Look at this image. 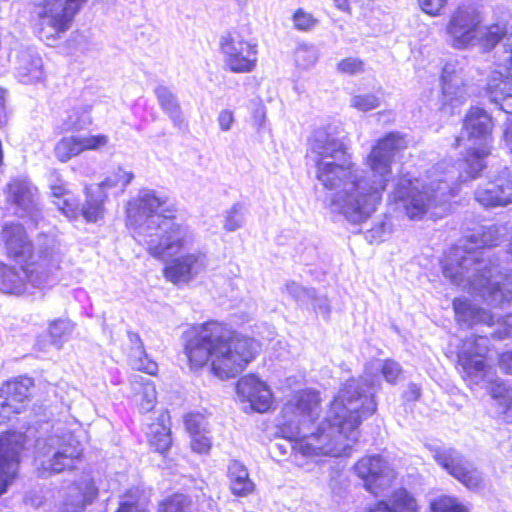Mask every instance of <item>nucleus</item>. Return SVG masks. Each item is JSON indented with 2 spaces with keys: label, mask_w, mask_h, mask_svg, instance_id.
Returning a JSON list of instances; mask_svg holds the SVG:
<instances>
[{
  "label": "nucleus",
  "mask_w": 512,
  "mask_h": 512,
  "mask_svg": "<svg viewBox=\"0 0 512 512\" xmlns=\"http://www.w3.org/2000/svg\"><path fill=\"white\" fill-rule=\"evenodd\" d=\"M286 408L290 413L308 419L307 424H302L305 430L302 434L296 433L290 422L278 426L279 434L290 442L295 455L338 457L350 453L358 442L360 426L376 412L377 403L354 380H349L333 397L326 416L318 423L315 420L322 412V398L315 389L296 391Z\"/></svg>",
  "instance_id": "nucleus-1"
},
{
  "label": "nucleus",
  "mask_w": 512,
  "mask_h": 512,
  "mask_svg": "<svg viewBox=\"0 0 512 512\" xmlns=\"http://www.w3.org/2000/svg\"><path fill=\"white\" fill-rule=\"evenodd\" d=\"M407 147L405 135L399 132H388L377 139L365 158V165L381 178L369 184L359 175L345 143L329 137L317 139L311 148L316 178L325 189L335 192L331 204L339 213L353 222H363L381 203L389 184L388 176L392 174L394 154Z\"/></svg>",
  "instance_id": "nucleus-2"
},
{
  "label": "nucleus",
  "mask_w": 512,
  "mask_h": 512,
  "mask_svg": "<svg viewBox=\"0 0 512 512\" xmlns=\"http://www.w3.org/2000/svg\"><path fill=\"white\" fill-rule=\"evenodd\" d=\"M259 350L260 343L256 339L238 335L215 320L194 327L184 343L189 368L205 369L221 380L234 378L244 371L256 359Z\"/></svg>",
  "instance_id": "nucleus-3"
},
{
  "label": "nucleus",
  "mask_w": 512,
  "mask_h": 512,
  "mask_svg": "<svg viewBox=\"0 0 512 512\" xmlns=\"http://www.w3.org/2000/svg\"><path fill=\"white\" fill-rule=\"evenodd\" d=\"M154 190H145L128 202L127 226L147 246V252L163 259L169 251L183 250L189 238L188 226L177 220V210Z\"/></svg>",
  "instance_id": "nucleus-4"
},
{
  "label": "nucleus",
  "mask_w": 512,
  "mask_h": 512,
  "mask_svg": "<svg viewBox=\"0 0 512 512\" xmlns=\"http://www.w3.org/2000/svg\"><path fill=\"white\" fill-rule=\"evenodd\" d=\"M0 246L5 257L14 265L0 260V292L22 296L28 288H39L47 274L35 260V246L25 227L17 222H6L0 231Z\"/></svg>",
  "instance_id": "nucleus-5"
},
{
  "label": "nucleus",
  "mask_w": 512,
  "mask_h": 512,
  "mask_svg": "<svg viewBox=\"0 0 512 512\" xmlns=\"http://www.w3.org/2000/svg\"><path fill=\"white\" fill-rule=\"evenodd\" d=\"M458 195V188L439 181L436 186L419 177L401 175L393 190V200L402 204L410 220H422L431 210L449 204Z\"/></svg>",
  "instance_id": "nucleus-6"
},
{
  "label": "nucleus",
  "mask_w": 512,
  "mask_h": 512,
  "mask_svg": "<svg viewBox=\"0 0 512 512\" xmlns=\"http://www.w3.org/2000/svg\"><path fill=\"white\" fill-rule=\"evenodd\" d=\"M88 0H35L36 32L40 40L53 45L73 26Z\"/></svg>",
  "instance_id": "nucleus-7"
},
{
  "label": "nucleus",
  "mask_w": 512,
  "mask_h": 512,
  "mask_svg": "<svg viewBox=\"0 0 512 512\" xmlns=\"http://www.w3.org/2000/svg\"><path fill=\"white\" fill-rule=\"evenodd\" d=\"M469 293L492 308L512 302V272L489 264L477 269L468 283Z\"/></svg>",
  "instance_id": "nucleus-8"
},
{
  "label": "nucleus",
  "mask_w": 512,
  "mask_h": 512,
  "mask_svg": "<svg viewBox=\"0 0 512 512\" xmlns=\"http://www.w3.org/2000/svg\"><path fill=\"white\" fill-rule=\"evenodd\" d=\"M28 436L17 429L0 433V497L20 477V466L27 450Z\"/></svg>",
  "instance_id": "nucleus-9"
},
{
  "label": "nucleus",
  "mask_w": 512,
  "mask_h": 512,
  "mask_svg": "<svg viewBox=\"0 0 512 512\" xmlns=\"http://www.w3.org/2000/svg\"><path fill=\"white\" fill-rule=\"evenodd\" d=\"M219 50L224 57L225 69L231 73H251L257 67V43L245 39L236 30L228 31L220 38Z\"/></svg>",
  "instance_id": "nucleus-10"
},
{
  "label": "nucleus",
  "mask_w": 512,
  "mask_h": 512,
  "mask_svg": "<svg viewBox=\"0 0 512 512\" xmlns=\"http://www.w3.org/2000/svg\"><path fill=\"white\" fill-rule=\"evenodd\" d=\"M482 23V13L475 5L468 3L457 5L446 25V32L451 38L452 46L456 49H466L473 45Z\"/></svg>",
  "instance_id": "nucleus-11"
},
{
  "label": "nucleus",
  "mask_w": 512,
  "mask_h": 512,
  "mask_svg": "<svg viewBox=\"0 0 512 512\" xmlns=\"http://www.w3.org/2000/svg\"><path fill=\"white\" fill-rule=\"evenodd\" d=\"M34 388L35 380L27 375H18L0 384V425L25 411Z\"/></svg>",
  "instance_id": "nucleus-12"
},
{
  "label": "nucleus",
  "mask_w": 512,
  "mask_h": 512,
  "mask_svg": "<svg viewBox=\"0 0 512 512\" xmlns=\"http://www.w3.org/2000/svg\"><path fill=\"white\" fill-rule=\"evenodd\" d=\"M355 475L363 482L364 489L374 497L392 485L395 472L380 455H364L353 466Z\"/></svg>",
  "instance_id": "nucleus-13"
},
{
  "label": "nucleus",
  "mask_w": 512,
  "mask_h": 512,
  "mask_svg": "<svg viewBox=\"0 0 512 512\" xmlns=\"http://www.w3.org/2000/svg\"><path fill=\"white\" fill-rule=\"evenodd\" d=\"M37 187L26 177L11 178L4 188L6 203L19 217L33 218L40 214Z\"/></svg>",
  "instance_id": "nucleus-14"
},
{
  "label": "nucleus",
  "mask_w": 512,
  "mask_h": 512,
  "mask_svg": "<svg viewBox=\"0 0 512 512\" xmlns=\"http://www.w3.org/2000/svg\"><path fill=\"white\" fill-rule=\"evenodd\" d=\"M434 459L449 475L466 488L476 489L482 485L483 478L477 467L455 450H438L434 454Z\"/></svg>",
  "instance_id": "nucleus-15"
},
{
  "label": "nucleus",
  "mask_w": 512,
  "mask_h": 512,
  "mask_svg": "<svg viewBox=\"0 0 512 512\" xmlns=\"http://www.w3.org/2000/svg\"><path fill=\"white\" fill-rule=\"evenodd\" d=\"M236 393L242 402L249 403L251 409L258 413L273 408L274 397L270 387L255 373L246 374L237 380Z\"/></svg>",
  "instance_id": "nucleus-16"
},
{
  "label": "nucleus",
  "mask_w": 512,
  "mask_h": 512,
  "mask_svg": "<svg viewBox=\"0 0 512 512\" xmlns=\"http://www.w3.org/2000/svg\"><path fill=\"white\" fill-rule=\"evenodd\" d=\"M481 338L474 337L470 346L457 354L456 367L463 381L470 387L484 380L490 369L485 352L479 349L477 343Z\"/></svg>",
  "instance_id": "nucleus-17"
},
{
  "label": "nucleus",
  "mask_w": 512,
  "mask_h": 512,
  "mask_svg": "<svg viewBox=\"0 0 512 512\" xmlns=\"http://www.w3.org/2000/svg\"><path fill=\"white\" fill-rule=\"evenodd\" d=\"M475 200L484 208L505 207L512 204V173L500 171L485 185L475 190Z\"/></svg>",
  "instance_id": "nucleus-18"
},
{
  "label": "nucleus",
  "mask_w": 512,
  "mask_h": 512,
  "mask_svg": "<svg viewBox=\"0 0 512 512\" xmlns=\"http://www.w3.org/2000/svg\"><path fill=\"white\" fill-rule=\"evenodd\" d=\"M84 458L81 442L69 436L60 443L59 448L51 456L41 461V470L47 474H59L76 468Z\"/></svg>",
  "instance_id": "nucleus-19"
},
{
  "label": "nucleus",
  "mask_w": 512,
  "mask_h": 512,
  "mask_svg": "<svg viewBox=\"0 0 512 512\" xmlns=\"http://www.w3.org/2000/svg\"><path fill=\"white\" fill-rule=\"evenodd\" d=\"M109 137L106 134L88 136H65L54 146L53 152L56 159L66 163L72 158L86 152L101 150L109 145Z\"/></svg>",
  "instance_id": "nucleus-20"
},
{
  "label": "nucleus",
  "mask_w": 512,
  "mask_h": 512,
  "mask_svg": "<svg viewBox=\"0 0 512 512\" xmlns=\"http://www.w3.org/2000/svg\"><path fill=\"white\" fill-rule=\"evenodd\" d=\"M495 122L483 108L472 106L462 120V129L469 140L486 145L492 140Z\"/></svg>",
  "instance_id": "nucleus-21"
},
{
  "label": "nucleus",
  "mask_w": 512,
  "mask_h": 512,
  "mask_svg": "<svg viewBox=\"0 0 512 512\" xmlns=\"http://www.w3.org/2000/svg\"><path fill=\"white\" fill-rule=\"evenodd\" d=\"M200 266V256L194 253L183 254L169 260L163 267L165 279L175 285L189 282Z\"/></svg>",
  "instance_id": "nucleus-22"
},
{
  "label": "nucleus",
  "mask_w": 512,
  "mask_h": 512,
  "mask_svg": "<svg viewBox=\"0 0 512 512\" xmlns=\"http://www.w3.org/2000/svg\"><path fill=\"white\" fill-rule=\"evenodd\" d=\"M148 444L156 452L166 454L172 447L171 417L168 410H162L149 424Z\"/></svg>",
  "instance_id": "nucleus-23"
},
{
  "label": "nucleus",
  "mask_w": 512,
  "mask_h": 512,
  "mask_svg": "<svg viewBox=\"0 0 512 512\" xmlns=\"http://www.w3.org/2000/svg\"><path fill=\"white\" fill-rule=\"evenodd\" d=\"M364 512H419L416 499L405 488L394 490L390 500L380 499L368 505Z\"/></svg>",
  "instance_id": "nucleus-24"
},
{
  "label": "nucleus",
  "mask_w": 512,
  "mask_h": 512,
  "mask_svg": "<svg viewBox=\"0 0 512 512\" xmlns=\"http://www.w3.org/2000/svg\"><path fill=\"white\" fill-rule=\"evenodd\" d=\"M455 320L457 323H464L473 326L485 323L489 326L494 324V317L485 309L472 304L468 299L456 297L452 301Z\"/></svg>",
  "instance_id": "nucleus-25"
},
{
  "label": "nucleus",
  "mask_w": 512,
  "mask_h": 512,
  "mask_svg": "<svg viewBox=\"0 0 512 512\" xmlns=\"http://www.w3.org/2000/svg\"><path fill=\"white\" fill-rule=\"evenodd\" d=\"M229 489L235 497H248L256 490L246 466L239 460H231L227 467Z\"/></svg>",
  "instance_id": "nucleus-26"
},
{
  "label": "nucleus",
  "mask_w": 512,
  "mask_h": 512,
  "mask_svg": "<svg viewBox=\"0 0 512 512\" xmlns=\"http://www.w3.org/2000/svg\"><path fill=\"white\" fill-rule=\"evenodd\" d=\"M85 202L79 207V216H82L88 223H95L101 220L105 214V202L107 195L100 188L85 186L83 189Z\"/></svg>",
  "instance_id": "nucleus-27"
},
{
  "label": "nucleus",
  "mask_w": 512,
  "mask_h": 512,
  "mask_svg": "<svg viewBox=\"0 0 512 512\" xmlns=\"http://www.w3.org/2000/svg\"><path fill=\"white\" fill-rule=\"evenodd\" d=\"M491 101L507 114H512V73L493 77L486 87Z\"/></svg>",
  "instance_id": "nucleus-28"
},
{
  "label": "nucleus",
  "mask_w": 512,
  "mask_h": 512,
  "mask_svg": "<svg viewBox=\"0 0 512 512\" xmlns=\"http://www.w3.org/2000/svg\"><path fill=\"white\" fill-rule=\"evenodd\" d=\"M476 41L484 51H491L500 42H503L507 48L512 41V25L500 22L491 23L486 26L480 36L478 35Z\"/></svg>",
  "instance_id": "nucleus-29"
},
{
  "label": "nucleus",
  "mask_w": 512,
  "mask_h": 512,
  "mask_svg": "<svg viewBox=\"0 0 512 512\" xmlns=\"http://www.w3.org/2000/svg\"><path fill=\"white\" fill-rule=\"evenodd\" d=\"M132 384L134 396L141 412H151L157 403V391L154 382L139 377Z\"/></svg>",
  "instance_id": "nucleus-30"
},
{
  "label": "nucleus",
  "mask_w": 512,
  "mask_h": 512,
  "mask_svg": "<svg viewBox=\"0 0 512 512\" xmlns=\"http://www.w3.org/2000/svg\"><path fill=\"white\" fill-rule=\"evenodd\" d=\"M479 148L468 149L462 158L464 171L469 179H476L485 167V158L490 154L487 145L480 144Z\"/></svg>",
  "instance_id": "nucleus-31"
},
{
  "label": "nucleus",
  "mask_w": 512,
  "mask_h": 512,
  "mask_svg": "<svg viewBox=\"0 0 512 512\" xmlns=\"http://www.w3.org/2000/svg\"><path fill=\"white\" fill-rule=\"evenodd\" d=\"M71 489L73 490V495L79 498V502L76 504V509L73 512L83 510L98 495V488L91 478L74 481L71 484Z\"/></svg>",
  "instance_id": "nucleus-32"
},
{
  "label": "nucleus",
  "mask_w": 512,
  "mask_h": 512,
  "mask_svg": "<svg viewBox=\"0 0 512 512\" xmlns=\"http://www.w3.org/2000/svg\"><path fill=\"white\" fill-rule=\"evenodd\" d=\"M429 512H470V508L457 497L442 494L430 501Z\"/></svg>",
  "instance_id": "nucleus-33"
},
{
  "label": "nucleus",
  "mask_w": 512,
  "mask_h": 512,
  "mask_svg": "<svg viewBox=\"0 0 512 512\" xmlns=\"http://www.w3.org/2000/svg\"><path fill=\"white\" fill-rule=\"evenodd\" d=\"M155 94L162 110L174 120H181L180 105L173 93L167 87L159 86L155 89Z\"/></svg>",
  "instance_id": "nucleus-34"
},
{
  "label": "nucleus",
  "mask_w": 512,
  "mask_h": 512,
  "mask_svg": "<svg viewBox=\"0 0 512 512\" xmlns=\"http://www.w3.org/2000/svg\"><path fill=\"white\" fill-rule=\"evenodd\" d=\"M73 323L68 320L56 319L52 321L48 326V336L50 343L57 348H61L62 344L68 339Z\"/></svg>",
  "instance_id": "nucleus-35"
},
{
  "label": "nucleus",
  "mask_w": 512,
  "mask_h": 512,
  "mask_svg": "<svg viewBox=\"0 0 512 512\" xmlns=\"http://www.w3.org/2000/svg\"><path fill=\"white\" fill-rule=\"evenodd\" d=\"M489 393L492 398L499 401L503 413L512 411V388L506 386L502 381L493 380L489 383Z\"/></svg>",
  "instance_id": "nucleus-36"
},
{
  "label": "nucleus",
  "mask_w": 512,
  "mask_h": 512,
  "mask_svg": "<svg viewBox=\"0 0 512 512\" xmlns=\"http://www.w3.org/2000/svg\"><path fill=\"white\" fill-rule=\"evenodd\" d=\"M191 501L182 493H173L158 504L157 512H189Z\"/></svg>",
  "instance_id": "nucleus-37"
},
{
  "label": "nucleus",
  "mask_w": 512,
  "mask_h": 512,
  "mask_svg": "<svg viewBox=\"0 0 512 512\" xmlns=\"http://www.w3.org/2000/svg\"><path fill=\"white\" fill-rule=\"evenodd\" d=\"M502 241V233L497 225L483 227L478 234V248H493L498 246Z\"/></svg>",
  "instance_id": "nucleus-38"
},
{
  "label": "nucleus",
  "mask_w": 512,
  "mask_h": 512,
  "mask_svg": "<svg viewBox=\"0 0 512 512\" xmlns=\"http://www.w3.org/2000/svg\"><path fill=\"white\" fill-rule=\"evenodd\" d=\"M336 70L343 75L355 76L364 72L365 63L358 57H345L337 63Z\"/></svg>",
  "instance_id": "nucleus-39"
},
{
  "label": "nucleus",
  "mask_w": 512,
  "mask_h": 512,
  "mask_svg": "<svg viewBox=\"0 0 512 512\" xmlns=\"http://www.w3.org/2000/svg\"><path fill=\"white\" fill-rule=\"evenodd\" d=\"M57 210L69 220H76L79 217V203L72 192L54 204Z\"/></svg>",
  "instance_id": "nucleus-40"
},
{
  "label": "nucleus",
  "mask_w": 512,
  "mask_h": 512,
  "mask_svg": "<svg viewBox=\"0 0 512 512\" xmlns=\"http://www.w3.org/2000/svg\"><path fill=\"white\" fill-rule=\"evenodd\" d=\"M464 86L462 78L458 77L453 70L443 69L441 75V88L443 94H456Z\"/></svg>",
  "instance_id": "nucleus-41"
},
{
  "label": "nucleus",
  "mask_w": 512,
  "mask_h": 512,
  "mask_svg": "<svg viewBox=\"0 0 512 512\" xmlns=\"http://www.w3.org/2000/svg\"><path fill=\"white\" fill-rule=\"evenodd\" d=\"M292 20L294 28L299 31H310L318 23L317 18H315L312 13L307 12L302 8L295 10Z\"/></svg>",
  "instance_id": "nucleus-42"
},
{
  "label": "nucleus",
  "mask_w": 512,
  "mask_h": 512,
  "mask_svg": "<svg viewBox=\"0 0 512 512\" xmlns=\"http://www.w3.org/2000/svg\"><path fill=\"white\" fill-rule=\"evenodd\" d=\"M139 353L140 355L132 360L133 369L150 376H157L159 371L157 362L150 358L145 350Z\"/></svg>",
  "instance_id": "nucleus-43"
},
{
  "label": "nucleus",
  "mask_w": 512,
  "mask_h": 512,
  "mask_svg": "<svg viewBox=\"0 0 512 512\" xmlns=\"http://www.w3.org/2000/svg\"><path fill=\"white\" fill-rule=\"evenodd\" d=\"M379 105L380 100L374 93L358 94L351 99V106L362 112L376 109Z\"/></svg>",
  "instance_id": "nucleus-44"
},
{
  "label": "nucleus",
  "mask_w": 512,
  "mask_h": 512,
  "mask_svg": "<svg viewBox=\"0 0 512 512\" xmlns=\"http://www.w3.org/2000/svg\"><path fill=\"white\" fill-rule=\"evenodd\" d=\"M419 9L431 17L441 16L448 7L449 0H416Z\"/></svg>",
  "instance_id": "nucleus-45"
},
{
  "label": "nucleus",
  "mask_w": 512,
  "mask_h": 512,
  "mask_svg": "<svg viewBox=\"0 0 512 512\" xmlns=\"http://www.w3.org/2000/svg\"><path fill=\"white\" fill-rule=\"evenodd\" d=\"M380 372L387 382L395 384L402 374V369L398 362L392 359H385Z\"/></svg>",
  "instance_id": "nucleus-46"
},
{
  "label": "nucleus",
  "mask_w": 512,
  "mask_h": 512,
  "mask_svg": "<svg viewBox=\"0 0 512 512\" xmlns=\"http://www.w3.org/2000/svg\"><path fill=\"white\" fill-rule=\"evenodd\" d=\"M190 448L194 453L207 455L212 449L211 439L203 433L191 436Z\"/></svg>",
  "instance_id": "nucleus-47"
},
{
  "label": "nucleus",
  "mask_w": 512,
  "mask_h": 512,
  "mask_svg": "<svg viewBox=\"0 0 512 512\" xmlns=\"http://www.w3.org/2000/svg\"><path fill=\"white\" fill-rule=\"evenodd\" d=\"M204 416L200 412H189L186 413L183 417V422L186 431L190 434V436L202 433L201 425Z\"/></svg>",
  "instance_id": "nucleus-48"
},
{
  "label": "nucleus",
  "mask_w": 512,
  "mask_h": 512,
  "mask_svg": "<svg viewBox=\"0 0 512 512\" xmlns=\"http://www.w3.org/2000/svg\"><path fill=\"white\" fill-rule=\"evenodd\" d=\"M134 174L119 167L106 182L110 186H120L125 188L133 180Z\"/></svg>",
  "instance_id": "nucleus-49"
},
{
  "label": "nucleus",
  "mask_w": 512,
  "mask_h": 512,
  "mask_svg": "<svg viewBox=\"0 0 512 512\" xmlns=\"http://www.w3.org/2000/svg\"><path fill=\"white\" fill-rule=\"evenodd\" d=\"M49 190L53 204H55V201H59L65 196H69V193L71 192V190L68 188L67 182L62 179H58L56 182L51 183Z\"/></svg>",
  "instance_id": "nucleus-50"
},
{
  "label": "nucleus",
  "mask_w": 512,
  "mask_h": 512,
  "mask_svg": "<svg viewBox=\"0 0 512 512\" xmlns=\"http://www.w3.org/2000/svg\"><path fill=\"white\" fill-rule=\"evenodd\" d=\"M23 74L31 78H38L42 73V60L40 57L32 58L22 66Z\"/></svg>",
  "instance_id": "nucleus-51"
},
{
  "label": "nucleus",
  "mask_w": 512,
  "mask_h": 512,
  "mask_svg": "<svg viewBox=\"0 0 512 512\" xmlns=\"http://www.w3.org/2000/svg\"><path fill=\"white\" fill-rule=\"evenodd\" d=\"M241 224L242 219L239 209L236 206H233L225 219L224 228L226 231H235L241 227Z\"/></svg>",
  "instance_id": "nucleus-52"
},
{
  "label": "nucleus",
  "mask_w": 512,
  "mask_h": 512,
  "mask_svg": "<svg viewBox=\"0 0 512 512\" xmlns=\"http://www.w3.org/2000/svg\"><path fill=\"white\" fill-rule=\"evenodd\" d=\"M7 96V90L0 86V127L5 126L8 121Z\"/></svg>",
  "instance_id": "nucleus-53"
},
{
  "label": "nucleus",
  "mask_w": 512,
  "mask_h": 512,
  "mask_svg": "<svg viewBox=\"0 0 512 512\" xmlns=\"http://www.w3.org/2000/svg\"><path fill=\"white\" fill-rule=\"evenodd\" d=\"M218 123L222 131H228L234 123V113L231 110H222L218 116Z\"/></svg>",
  "instance_id": "nucleus-54"
},
{
  "label": "nucleus",
  "mask_w": 512,
  "mask_h": 512,
  "mask_svg": "<svg viewBox=\"0 0 512 512\" xmlns=\"http://www.w3.org/2000/svg\"><path fill=\"white\" fill-rule=\"evenodd\" d=\"M498 365L506 373L512 375V351H504L499 354Z\"/></svg>",
  "instance_id": "nucleus-55"
},
{
  "label": "nucleus",
  "mask_w": 512,
  "mask_h": 512,
  "mask_svg": "<svg viewBox=\"0 0 512 512\" xmlns=\"http://www.w3.org/2000/svg\"><path fill=\"white\" fill-rule=\"evenodd\" d=\"M115 512H149L146 508H139L136 501H124L119 504Z\"/></svg>",
  "instance_id": "nucleus-56"
},
{
  "label": "nucleus",
  "mask_w": 512,
  "mask_h": 512,
  "mask_svg": "<svg viewBox=\"0 0 512 512\" xmlns=\"http://www.w3.org/2000/svg\"><path fill=\"white\" fill-rule=\"evenodd\" d=\"M503 141L508 151L512 154V117L506 122L503 132Z\"/></svg>",
  "instance_id": "nucleus-57"
},
{
  "label": "nucleus",
  "mask_w": 512,
  "mask_h": 512,
  "mask_svg": "<svg viewBox=\"0 0 512 512\" xmlns=\"http://www.w3.org/2000/svg\"><path fill=\"white\" fill-rule=\"evenodd\" d=\"M404 396L407 401H417L421 396V390L416 384H410Z\"/></svg>",
  "instance_id": "nucleus-58"
},
{
  "label": "nucleus",
  "mask_w": 512,
  "mask_h": 512,
  "mask_svg": "<svg viewBox=\"0 0 512 512\" xmlns=\"http://www.w3.org/2000/svg\"><path fill=\"white\" fill-rule=\"evenodd\" d=\"M128 338L132 345V348L137 349L139 352H143V350H145L144 344L138 333L129 331Z\"/></svg>",
  "instance_id": "nucleus-59"
},
{
  "label": "nucleus",
  "mask_w": 512,
  "mask_h": 512,
  "mask_svg": "<svg viewBox=\"0 0 512 512\" xmlns=\"http://www.w3.org/2000/svg\"><path fill=\"white\" fill-rule=\"evenodd\" d=\"M333 2L337 9H339L342 12L351 14L352 9L349 0H333Z\"/></svg>",
  "instance_id": "nucleus-60"
},
{
  "label": "nucleus",
  "mask_w": 512,
  "mask_h": 512,
  "mask_svg": "<svg viewBox=\"0 0 512 512\" xmlns=\"http://www.w3.org/2000/svg\"><path fill=\"white\" fill-rule=\"evenodd\" d=\"M77 120H79L78 113L75 114V120H72V116L69 117V122H70L69 130L77 131L80 129V126H78L76 123Z\"/></svg>",
  "instance_id": "nucleus-61"
},
{
  "label": "nucleus",
  "mask_w": 512,
  "mask_h": 512,
  "mask_svg": "<svg viewBox=\"0 0 512 512\" xmlns=\"http://www.w3.org/2000/svg\"><path fill=\"white\" fill-rule=\"evenodd\" d=\"M506 51L510 52V56L508 58V63H507V69H508L509 73H512V41L507 46Z\"/></svg>",
  "instance_id": "nucleus-62"
},
{
  "label": "nucleus",
  "mask_w": 512,
  "mask_h": 512,
  "mask_svg": "<svg viewBox=\"0 0 512 512\" xmlns=\"http://www.w3.org/2000/svg\"><path fill=\"white\" fill-rule=\"evenodd\" d=\"M462 142H463V138L461 136H456L452 143V148L458 149L462 145Z\"/></svg>",
  "instance_id": "nucleus-63"
},
{
  "label": "nucleus",
  "mask_w": 512,
  "mask_h": 512,
  "mask_svg": "<svg viewBox=\"0 0 512 512\" xmlns=\"http://www.w3.org/2000/svg\"><path fill=\"white\" fill-rule=\"evenodd\" d=\"M508 252L512 255V242L509 244Z\"/></svg>",
  "instance_id": "nucleus-64"
}]
</instances>
